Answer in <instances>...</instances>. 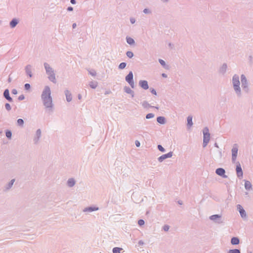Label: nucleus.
I'll use <instances>...</instances> for the list:
<instances>
[{
	"instance_id": "c85d7f7f",
	"label": "nucleus",
	"mask_w": 253,
	"mask_h": 253,
	"mask_svg": "<svg viewBox=\"0 0 253 253\" xmlns=\"http://www.w3.org/2000/svg\"><path fill=\"white\" fill-rule=\"evenodd\" d=\"M126 55L129 57V58H131L133 57V54L132 52L131 51H127L126 52Z\"/></svg>"
},
{
	"instance_id": "de8ad7c7",
	"label": "nucleus",
	"mask_w": 253,
	"mask_h": 253,
	"mask_svg": "<svg viewBox=\"0 0 253 253\" xmlns=\"http://www.w3.org/2000/svg\"><path fill=\"white\" fill-rule=\"evenodd\" d=\"M144 11V13H148V9H145L144 10V11Z\"/></svg>"
},
{
	"instance_id": "f3484780",
	"label": "nucleus",
	"mask_w": 253,
	"mask_h": 253,
	"mask_svg": "<svg viewBox=\"0 0 253 253\" xmlns=\"http://www.w3.org/2000/svg\"><path fill=\"white\" fill-rule=\"evenodd\" d=\"M157 121L160 124H163L165 123V118L163 117H159L157 118Z\"/></svg>"
},
{
	"instance_id": "7c9ffc66",
	"label": "nucleus",
	"mask_w": 253,
	"mask_h": 253,
	"mask_svg": "<svg viewBox=\"0 0 253 253\" xmlns=\"http://www.w3.org/2000/svg\"><path fill=\"white\" fill-rule=\"evenodd\" d=\"M154 114H153L152 113H149V114H148L146 115V118L147 119H150V118H152L154 117Z\"/></svg>"
},
{
	"instance_id": "72a5a7b5",
	"label": "nucleus",
	"mask_w": 253,
	"mask_h": 253,
	"mask_svg": "<svg viewBox=\"0 0 253 253\" xmlns=\"http://www.w3.org/2000/svg\"><path fill=\"white\" fill-rule=\"evenodd\" d=\"M158 148L159 149V150L161 151V152H164L165 151V149L164 148L160 145H159L158 146Z\"/></svg>"
},
{
	"instance_id": "f704fd0d",
	"label": "nucleus",
	"mask_w": 253,
	"mask_h": 253,
	"mask_svg": "<svg viewBox=\"0 0 253 253\" xmlns=\"http://www.w3.org/2000/svg\"><path fill=\"white\" fill-rule=\"evenodd\" d=\"M5 106L6 110H10L11 109V107L9 104L6 103Z\"/></svg>"
},
{
	"instance_id": "5701e85b",
	"label": "nucleus",
	"mask_w": 253,
	"mask_h": 253,
	"mask_svg": "<svg viewBox=\"0 0 253 253\" xmlns=\"http://www.w3.org/2000/svg\"><path fill=\"white\" fill-rule=\"evenodd\" d=\"M126 41H127V43L129 44H132L134 43V42L133 39L131 38H127Z\"/></svg>"
},
{
	"instance_id": "864d4df0",
	"label": "nucleus",
	"mask_w": 253,
	"mask_h": 253,
	"mask_svg": "<svg viewBox=\"0 0 253 253\" xmlns=\"http://www.w3.org/2000/svg\"><path fill=\"white\" fill-rule=\"evenodd\" d=\"M163 76L164 77H165V75H164V74H163Z\"/></svg>"
},
{
	"instance_id": "2f4dec72",
	"label": "nucleus",
	"mask_w": 253,
	"mask_h": 253,
	"mask_svg": "<svg viewBox=\"0 0 253 253\" xmlns=\"http://www.w3.org/2000/svg\"><path fill=\"white\" fill-rule=\"evenodd\" d=\"M138 223L140 226L143 225L144 224V221L142 219H140L138 220Z\"/></svg>"
},
{
	"instance_id": "9b49d317",
	"label": "nucleus",
	"mask_w": 253,
	"mask_h": 253,
	"mask_svg": "<svg viewBox=\"0 0 253 253\" xmlns=\"http://www.w3.org/2000/svg\"><path fill=\"white\" fill-rule=\"evenodd\" d=\"M216 173L219 175L222 176L224 174L225 170L222 168H218L216 170Z\"/></svg>"
},
{
	"instance_id": "09e8293b",
	"label": "nucleus",
	"mask_w": 253,
	"mask_h": 253,
	"mask_svg": "<svg viewBox=\"0 0 253 253\" xmlns=\"http://www.w3.org/2000/svg\"><path fill=\"white\" fill-rule=\"evenodd\" d=\"M134 21H134V20H133V19H131V22L132 23H134Z\"/></svg>"
},
{
	"instance_id": "ddd939ff",
	"label": "nucleus",
	"mask_w": 253,
	"mask_h": 253,
	"mask_svg": "<svg viewBox=\"0 0 253 253\" xmlns=\"http://www.w3.org/2000/svg\"><path fill=\"white\" fill-rule=\"evenodd\" d=\"M231 242L233 245H238L239 243V240L237 237H233L232 238Z\"/></svg>"
},
{
	"instance_id": "bb28decb",
	"label": "nucleus",
	"mask_w": 253,
	"mask_h": 253,
	"mask_svg": "<svg viewBox=\"0 0 253 253\" xmlns=\"http://www.w3.org/2000/svg\"><path fill=\"white\" fill-rule=\"evenodd\" d=\"M5 135H6V137H7V138H11V135H12V134H11V131H7L6 132V133H5Z\"/></svg>"
},
{
	"instance_id": "79ce46f5",
	"label": "nucleus",
	"mask_w": 253,
	"mask_h": 253,
	"mask_svg": "<svg viewBox=\"0 0 253 253\" xmlns=\"http://www.w3.org/2000/svg\"><path fill=\"white\" fill-rule=\"evenodd\" d=\"M12 93L14 94H16L17 93V91L16 89H13L12 90Z\"/></svg>"
},
{
	"instance_id": "f03ea898",
	"label": "nucleus",
	"mask_w": 253,
	"mask_h": 253,
	"mask_svg": "<svg viewBox=\"0 0 253 253\" xmlns=\"http://www.w3.org/2000/svg\"><path fill=\"white\" fill-rule=\"evenodd\" d=\"M204 133V147H206L209 143L210 139V134L209 132V129L207 128H205L203 131Z\"/></svg>"
},
{
	"instance_id": "a18cd8bd",
	"label": "nucleus",
	"mask_w": 253,
	"mask_h": 253,
	"mask_svg": "<svg viewBox=\"0 0 253 253\" xmlns=\"http://www.w3.org/2000/svg\"><path fill=\"white\" fill-rule=\"evenodd\" d=\"M67 9L68 11H72L73 8L72 7L70 6V7H69Z\"/></svg>"
},
{
	"instance_id": "e433bc0d",
	"label": "nucleus",
	"mask_w": 253,
	"mask_h": 253,
	"mask_svg": "<svg viewBox=\"0 0 253 253\" xmlns=\"http://www.w3.org/2000/svg\"><path fill=\"white\" fill-rule=\"evenodd\" d=\"M169 229V226L168 225H165L164 226V230L165 231H168Z\"/></svg>"
},
{
	"instance_id": "2eb2a0df",
	"label": "nucleus",
	"mask_w": 253,
	"mask_h": 253,
	"mask_svg": "<svg viewBox=\"0 0 253 253\" xmlns=\"http://www.w3.org/2000/svg\"><path fill=\"white\" fill-rule=\"evenodd\" d=\"M187 125L190 127H191L192 126V125H193L192 118L191 116H188V118H187Z\"/></svg>"
},
{
	"instance_id": "aec40b11",
	"label": "nucleus",
	"mask_w": 253,
	"mask_h": 253,
	"mask_svg": "<svg viewBox=\"0 0 253 253\" xmlns=\"http://www.w3.org/2000/svg\"><path fill=\"white\" fill-rule=\"evenodd\" d=\"M123 249L122 248H114L113 249V253H120L121 251Z\"/></svg>"
},
{
	"instance_id": "ea45409f",
	"label": "nucleus",
	"mask_w": 253,
	"mask_h": 253,
	"mask_svg": "<svg viewBox=\"0 0 253 253\" xmlns=\"http://www.w3.org/2000/svg\"><path fill=\"white\" fill-rule=\"evenodd\" d=\"M49 78L52 81H54L55 80V77L54 75H51Z\"/></svg>"
},
{
	"instance_id": "1a4fd4ad",
	"label": "nucleus",
	"mask_w": 253,
	"mask_h": 253,
	"mask_svg": "<svg viewBox=\"0 0 253 253\" xmlns=\"http://www.w3.org/2000/svg\"><path fill=\"white\" fill-rule=\"evenodd\" d=\"M3 95L5 98L7 99L9 101L11 102L12 101V98L9 96V93L8 89H6L4 91Z\"/></svg>"
},
{
	"instance_id": "a878e982",
	"label": "nucleus",
	"mask_w": 253,
	"mask_h": 253,
	"mask_svg": "<svg viewBox=\"0 0 253 253\" xmlns=\"http://www.w3.org/2000/svg\"><path fill=\"white\" fill-rule=\"evenodd\" d=\"M126 66V64L124 62H123V63H121L120 65H119V68L121 69H123L124 68H125Z\"/></svg>"
},
{
	"instance_id": "6ab92c4d",
	"label": "nucleus",
	"mask_w": 253,
	"mask_h": 253,
	"mask_svg": "<svg viewBox=\"0 0 253 253\" xmlns=\"http://www.w3.org/2000/svg\"><path fill=\"white\" fill-rule=\"evenodd\" d=\"M75 182L73 179H70L68 181V184L70 187H72L74 185Z\"/></svg>"
},
{
	"instance_id": "603ef678",
	"label": "nucleus",
	"mask_w": 253,
	"mask_h": 253,
	"mask_svg": "<svg viewBox=\"0 0 253 253\" xmlns=\"http://www.w3.org/2000/svg\"><path fill=\"white\" fill-rule=\"evenodd\" d=\"M14 181V179H13V180H11V185H12V184H13V183Z\"/></svg>"
},
{
	"instance_id": "c756f323",
	"label": "nucleus",
	"mask_w": 253,
	"mask_h": 253,
	"mask_svg": "<svg viewBox=\"0 0 253 253\" xmlns=\"http://www.w3.org/2000/svg\"><path fill=\"white\" fill-rule=\"evenodd\" d=\"M98 210V208H94V209H93L92 208H89L88 209H86L85 211H96V210Z\"/></svg>"
},
{
	"instance_id": "4c0bfd02",
	"label": "nucleus",
	"mask_w": 253,
	"mask_h": 253,
	"mask_svg": "<svg viewBox=\"0 0 253 253\" xmlns=\"http://www.w3.org/2000/svg\"><path fill=\"white\" fill-rule=\"evenodd\" d=\"M151 93L152 94H154L155 95H157V92H156V90L154 89H153V88L151 89Z\"/></svg>"
},
{
	"instance_id": "b1692460",
	"label": "nucleus",
	"mask_w": 253,
	"mask_h": 253,
	"mask_svg": "<svg viewBox=\"0 0 253 253\" xmlns=\"http://www.w3.org/2000/svg\"><path fill=\"white\" fill-rule=\"evenodd\" d=\"M220 217V215H218V214H214V215H212L211 216H210V218L211 219V220H215L217 218H218Z\"/></svg>"
},
{
	"instance_id": "7ed1b4c3",
	"label": "nucleus",
	"mask_w": 253,
	"mask_h": 253,
	"mask_svg": "<svg viewBox=\"0 0 253 253\" xmlns=\"http://www.w3.org/2000/svg\"><path fill=\"white\" fill-rule=\"evenodd\" d=\"M233 84L234 85V89L237 91H240V82L238 76L235 75L233 78Z\"/></svg>"
},
{
	"instance_id": "49530a36",
	"label": "nucleus",
	"mask_w": 253,
	"mask_h": 253,
	"mask_svg": "<svg viewBox=\"0 0 253 253\" xmlns=\"http://www.w3.org/2000/svg\"><path fill=\"white\" fill-rule=\"evenodd\" d=\"M71 2L72 4H75L76 3L75 0H71Z\"/></svg>"
},
{
	"instance_id": "423d86ee",
	"label": "nucleus",
	"mask_w": 253,
	"mask_h": 253,
	"mask_svg": "<svg viewBox=\"0 0 253 253\" xmlns=\"http://www.w3.org/2000/svg\"><path fill=\"white\" fill-rule=\"evenodd\" d=\"M238 153V148L237 147H234L232 149V155L233 161H235Z\"/></svg>"
},
{
	"instance_id": "c03bdc74",
	"label": "nucleus",
	"mask_w": 253,
	"mask_h": 253,
	"mask_svg": "<svg viewBox=\"0 0 253 253\" xmlns=\"http://www.w3.org/2000/svg\"><path fill=\"white\" fill-rule=\"evenodd\" d=\"M24 98V96L23 95H21L19 97V99L23 100Z\"/></svg>"
},
{
	"instance_id": "a19ab883",
	"label": "nucleus",
	"mask_w": 253,
	"mask_h": 253,
	"mask_svg": "<svg viewBox=\"0 0 253 253\" xmlns=\"http://www.w3.org/2000/svg\"><path fill=\"white\" fill-rule=\"evenodd\" d=\"M126 91L128 93H129L132 92V90L129 88H126Z\"/></svg>"
},
{
	"instance_id": "4468645a",
	"label": "nucleus",
	"mask_w": 253,
	"mask_h": 253,
	"mask_svg": "<svg viewBox=\"0 0 253 253\" xmlns=\"http://www.w3.org/2000/svg\"><path fill=\"white\" fill-rule=\"evenodd\" d=\"M44 67L46 70V72L48 73L49 74H50V72L52 73V69L49 67V65H48L47 63L44 64Z\"/></svg>"
},
{
	"instance_id": "cd10ccee",
	"label": "nucleus",
	"mask_w": 253,
	"mask_h": 253,
	"mask_svg": "<svg viewBox=\"0 0 253 253\" xmlns=\"http://www.w3.org/2000/svg\"><path fill=\"white\" fill-rule=\"evenodd\" d=\"M17 124L19 125V126H22L24 124V121L22 119H19L17 120Z\"/></svg>"
},
{
	"instance_id": "dca6fc26",
	"label": "nucleus",
	"mask_w": 253,
	"mask_h": 253,
	"mask_svg": "<svg viewBox=\"0 0 253 253\" xmlns=\"http://www.w3.org/2000/svg\"><path fill=\"white\" fill-rule=\"evenodd\" d=\"M245 186L246 189H250L252 187V184L250 182L247 181L245 182Z\"/></svg>"
},
{
	"instance_id": "393cba45",
	"label": "nucleus",
	"mask_w": 253,
	"mask_h": 253,
	"mask_svg": "<svg viewBox=\"0 0 253 253\" xmlns=\"http://www.w3.org/2000/svg\"><path fill=\"white\" fill-rule=\"evenodd\" d=\"M229 253H240V251L238 249L231 250Z\"/></svg>"
},
{
	"instance_id": "58836bf2",
	"label": "nucleus",
	"mask_w": 253,
	"mask_h": 253,
	"mask_svg": "<svg viewBox=\"0 0 253 253\" xmlns=\"http://www.w3.org/2000/svg\"><path fill=\"white\" fill-rule=\"evenodd\" d=\"M159 62L160 63V64L163 65V66H165V62L164 60H162V59H160L159 60Z\"/></svg>"
},
{
	"instance_id": "8fccbe9b",
	"label": "nucleus",
	"mask_w": 253,
	"mask_h": 253,
	"mask_svg": "<svg viewBox=\"0 0 253 253\" xmlns=\"http://www.w3.org/2000/svg\"><path fill=\"white\" fill-rule=\"evenodd\" d=\"M76 24L75 23V24H74L73 25V27L74 28H75V27H76Z\"/></svg>"
},
{
	"instance_id": "c9c22d12",
	"label": "nucleus",
	"mask_w": 253,
	"mask_h": 253,
	"mask_svg": "<svg viewBox=\"0 0 253 253\" xmlns=\"http://www.w3.org/2000/svg\"><path fill=\"white\" fill-rule=\"evenodd\" d=\"M241 81H242V84H243L244 82H246L245 77L244 75H242V76H241Z\"/></svg>"
},
{
	"instance_id": "0eeeda50",
	"label": "nucleus",
	"mask_w": 253,
	"mask_h": 253,
	"mask_svg": "<svg viewBox=\"0 0 253 253\" xmlns=\"http://www.w3.org/2000/svg\"><path fill=\"white\" fill-rule=\"evenodd\" d=\"M172 156V153L169 152L167 154H165L159 157V160L160 162L163 161L164 159L168 158H170Z\"/></svg>"
},
{
	"instance_id": "4be33fe9",
	"label": "nucleus",
	"mask_w": 253,
	"mask_h": 253,
	"mask_svg": "<svg viewBox=\"0 0 253 253\" xmlns=\"http://www.w3.org/2000/svg\"><path fill=\"white\" fill-rule=\"evenodd\" d=\"M89 85L91 88H95L97 86V82H91L90 83Z\"/></svg>"
},
{
	"instance_id": "20e7f679",
	"label": "nucleus",
	"mask_w": 253,
	"mask_h": 253,
	"mask_svg": "<svg viewBox=\"0 0 253 253\" xmlns=\"http://www.w3.org/2000/svg\"><path fill=\"white\" fill-rule=\"evenodd\" d=\"M126 81L129 84L132 88L134 86V84L133 81V74L132 72H130L126 77Z\"/></svg>"
},
{
	"instance_id": "a211bd4d",
	"label": "nucleus",
	"mask_w": 253,
	"mask_h": 253,
	"mask_svg": "<svg viewBox=\"0 0 253 253\" xmlns=\"http://www.w3.org/2000/svg\"><path fill=\"white\" fill-rule=\"evenodd\" d=\"M17 21L16 19H13L11 21L10 25L12 28H13L17 25Z\"/></svg>"
},
{
	"instance_id": "473e14b6",
	"label": "nucleus",
	"mask_w": 253,
	"mask_h": 253,
	"mask_svg": "<svg viewBox=\"0 0 253 253\" xmlns=\"http://www.w3.org/2000/svg\"><path fill=\"white\" fill-rule=\"evenodd\" d=\"M31 87V86H30V84H25V88L26 89V90H29L30 89Z\"/></svg>"
},
{
	"instance_id": "f257e3e1",
	"label": "nucleus",
	"mask_w": 253,
	"mask_h": 253,
	"mask_svg": "<svg viewBox=\"0 0 253 253\" xmlns=\"http://www.w3.org/2000/svg\"><path fill=\"white\" fill-rule=\"evenodd\" d=\"M50 89L49 87L46 86L42 92V98L44 106L47 108L52 107V99L50 96Z\"/></svg>"
},
{
	"instance_id": "39448f33",
	"label": "nucleus",
	"mask_w": 253,
	"mask_h": 253,
	"mask_svg": "<svg viewBox=\"0 0 253 253\" xmlns=\"http://www.w3.org/2000/svg\"><path fill=\"white\" fill-rule=\"evenodd\" d=\"M139 84L140 86L144 89H147L149 88L148 83L146 81H140Z\"/></svg>"
},
{
	"instance_id": "412c9836",
	"label": "nucleus",
	"mask_w": 253,
	"mask_h": 253,
	"mask_svg": "<svg viewBox=\"0 0 253 253\" xmlns=\"http://www.w3.org/2000/svg\"><path fill=\"white\" fill-rule=\"evenodd\" d=\"M66 98L68 101H70L72 99L71 94L69 92V91H67L66 93Z\"/></svg>"
},
{
	"instance_id": "5fc2aeb1",
	"label": "nucleus",
	"mask_w": 253,
	"mask_h": 253,
	"mask_svg": "<svg viewBox=\"0 0 253 253\" xmlns=\"http://www.w3.org/2000/svg\"><path fill=\"white\" fill-rule=\"evenodd\" d=\"M79 98L80 99V98H81V96H80V95H79Z\"/></svg>"
},
{
	"instance_id": "6e6552de",
	"label": "nucleus",
	"mask_w": 253,
	"mask_h": 253,
	"mask_svg": "<svg viewBox=\"0 0 253 253\" xmlns=\"http://www.w3.org/2000/svg\"><path fill=\"white\" fill-rule=\"evenodd\" d=\"M236 172L238 176H243V172L242 170V168L240 165L237 166L236 167Z\"/></svg>"
},
{
	"instance_id": "9d476101",
	"label": "nucleus",
	"mask_w": 253,
	"mask_h": 253,
	"mask_svg": "<svg viewBox=\"0 0 253 253\" xmlns=\"http://www.w3.org/2000/svg\"><path fill=\"white\" fill-rule=\"evenodd\" d=\"M237 207L242 217L246 216L245 211L242 207V206L240 205H238Z\"/></svg>"
},
{
	"instance_id": "3c124183",
	"label": "nucleus",
	"mask_w": 253,
	"mask_h": 253,
	"mask_svg": "<svg viewBox=\"0 0 253 253\" xmlns=\"http://www.w3.org/2000/svg\"><path fill=\"white\" fill-rule=\"evenodd\" d=\"M37 133H39V134H41V131L40 130H38L37 131Z\"/></svg>"
},
{
	"instance_id": "37998d69",
	"label": "nucleus",
	"mask_w": 253,
	"mask_h": 253,
	"mask_svg": "<svg viewBox=\"0 0 253 253\" xmlns=\"http://www.w3.org/2000/svg\"><path fill=\"white\" fill-rule=\"evenodd\" d=\"M135 144L137 147H139L140 145V142L138 140L135 141Z\"/></svg>"
},
{
	"instance_id": "f8f14e48",
	"label": "nucleus",
	"mask_w": 253,
	"mask_h": 253,
	"mask_svg": "<svg viewBox=\"0 0 253 253\" xmlns=\"http://www.w3.org/2000/svg\"><path fill=\"white\" fill-rule=\"evenodd\" d=\"M26 72L27 74L29 75V77H32V71H31V68L30 66H27L26 67Z\"/></svg>"
}]
</instances>
